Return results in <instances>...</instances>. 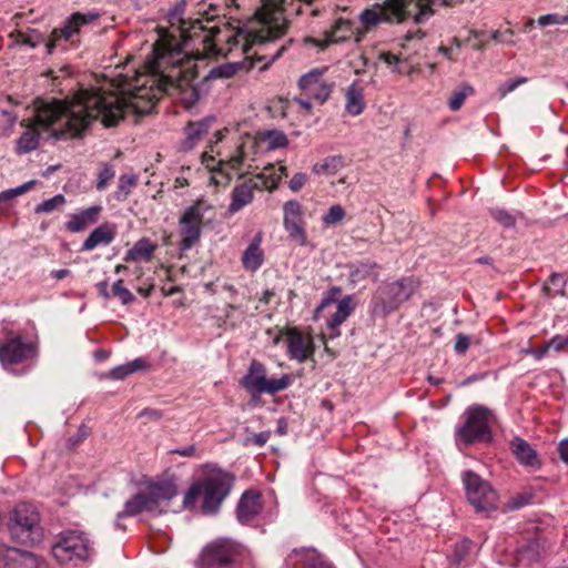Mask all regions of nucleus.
Returning a JSON list of instances; mask_svg holds the SVG:
<instances>
[{
    "mask_svg": "<svg viewBox=\"0 0 568 568\" xmlns=\"http://www.w3.org/2000/svg\"><path fill=\"white\" fill-rule=\"evenodd\" d=\"M145 72L138 74L130 88L118 94L99 88H81L64 99H37L36 114L17 142V153L26 154L39 145V128L54 140L82 138L98 118L104 126L116 125L131 109L148 114L163 93L182 90L197 78L193 58L186 57L175 40L161 37L145 61ZM26 120L21 122L24 125Z\"/></svg>",
    "mask_w": 568,
    "mask_h": 568,
    "instance_id": "1",
    "label": "nucleus"
},
{
    "mask_svg": "<svg viewBox=\"0 0 568 568\" xmlns=\"http://www.w3.org/2000/svg\"><path fill=\"white\" fill-rule=\"evenodd\" d=\"M217 7L200 4L196 18L180 19V37L184 48L192 47L197 58L227 57L234 51L247 54L254 45H262L282 37L287 28L283 11L265 0L255 17L257 29L243 30L229 21L221 26Z\"/></svg>",
    "mask_w": 568,
    "mask_h": 568,
    "instance_id": "2",
    "label": "nucleus"
},
{
    "mask_svg": "<svg viewBox=\"0 0 568 568\" xmlns=\"http://www.w3.org/2000/svg\"><path fill=\"white\" fill-rule=\"evenodd\" d=\"M464 0H442L445 7H455ZM437 0H377L372 9H365L361 16V22L366 30H371L378 23L402 24L412 20L415 24H423L434 13Z\"/></svg>",
    "mask_w": 568,
    "mask_h": 568,
    "instance_id": "3",
    "label": "nucleus"
},
{
    "mask_svg": "<svg viewBox=\"0 0 568 568\" xmlns=\"http://www.w3.org/2000/svg\"><path fill=\"white\" fill-rule=\"evenodd\" d=\"M40 516L37 508L29 503L17 505L10 513V532L22 544H37L41 540Z\"/></svg>",
    "mask_w": 568,
    "mask_h": 568,
    "instance_id": "4",
    "label": "nucleus"
},
{
    "mask_svg": "<svg viewBox=\"0 0 568 568\" xmlns=\"http://www.w3.org/2000/svg\"><path fill=\"white\" fill-rule=\"evenodd\" d=\"M493 419L494 415L488 408L480 405L469 407L465 423L457 429L456 436L466 445L488 443L491 440Z\"/></svg>",
    "mask_w": 568,
    "mask_h": 568,
    "instance_id": "5",
    "label": "nucleus"
},
{
    "mask_svg": "<svg viewBox=\"0 0 568 568\" xmlns=\"http://www.w3.org/2000/svg\"><path fill=\"white\" fill-rule=\"evenodd\" d=\"M234 477L222 470L212 471L201 480L203 496L202 513L215 514L230 494Z\"/></svg>",
    "mask_w": 568,
    "mask_h": 568,
    "instance_id": "6",
    "label": "nucleus"
},
{
    "mask_svg": "<svg viewBox=\"0 0 568 568\" xmlns=\"http://www.w3.org/2000/svg\"><path fill=\"white\" fill-rule=\"evenodd\" d=\"M243 548L230 539L209 544L202 555L201 568H240Z\"/></svg>",
    "mask_w": 568,
    "mask_h": 568,
    "instance_id": "7",
    "label": "nucleus"
},
{
    "mask_svg": "<svg viewBox=\"0 0 568 568\" xmlns=\"http://www.w3.org/2000/svg\"><path fill=\"white\" fill-rule=\"evenodd\" d=\"M291 382L292 378L287 374L277 379H268L265 365L257 359H252L241 385L251 394H275L286 389Z\"/></svg>",
    "mask_w": 568,
    "mask_h": 568,
    "instance_id": "8",
    "label": "nucleus"
},
{
    "mask_svg": "<svg viewBox=\"0 0 568 568\" xmlns=\"http://www.w3.org/2000/svg\"><path fill=\"white\" fill-rule=\"evenodd\" d=\"M211 209V205L206 202L199 200L180 216L179 233L181 241L179 247L182 252L189 251L199 243L202 235L204 213Z\"/></svg>",
    "mask_w": 568,
    "mask_h": 568,
    "instance_id": "9",
    "label": "nucleus"
},
{
    "mask_svg": "<svg viewBox=\"0 0 568 568\" xmlns=\"http://www.w3.org/2000/svg\"><path fill=\"white\" fill-rule=\"evenodd\" d=\"M463 481L468 501L477 511L496 509L498 495L491 485L471 470L464 473Z\"/></svg>",
    "mask_w": 568,
    "mask_h": 568,
    "instance_id": "10",
    "label": "nucleus"
},
{
    "mask_svg": "<svg viewBox=\"0 0 568 568\" xmlns=\"http://www.w3.org/2000/svg\"><path fill=\"white\" fill-rule=\"evenodd\" d=\"M278 179L266 175V172L258 173L237 184L232 191V201L229 212L234 214L248 205L254 197L255 191L274 190L277 187Z\"/></svg>",
    "mask_w": 568,
    "mask_h": 568,
    "instance_id": "11",
    "label": "nucleus"
},
{
    "mask_svg": "<svg viewBox=\"0 0 568 568\" xmlns=\"http://www.w3.org/2000/svg\"><path fill=\"white\" fill-rule=\"evenodd\" d=\"M90 542L83 532L68 530L60 535L57 544L52 547V554L60 564L72 559L84 560L90 556Z\"/></svg>",
    "mask_w": 568,
    "mask_h": 568,
    "instance_id": "12",
    "label": "nucleus"
},
{
    "mask_svg": "<svg viewBox=\"0 0 568 568\" xmlns=\"http://www.w3.org/2000/svg\"><path fill=\"white\" fill-rule=\"evenodd\" d=\"M99 18L100 13L98 12L72 13L62 27L52 30L45 43L48 53L51 54L62 42H73V38L80 33L83 26L90 24Z\"/></svg>",
    "mask_w": 568,
    "mask_h": 568,
    "instance_id": "13",
    "label": "nucleus"
},
{
    "mask_svg": "<svg viewBox=\"0 0 568 568\" xmlns=\"http://www.w3.org/2000/svg\"><path fill=\"white\" fill-rule=\"evenodd\" d=\"M415 290V281L412 277H405L382 286L377 292V297L381 300L384 311L392 312L407 301Z\"/></svg>",
    "mask_w": 568,
    "mask_h": 568,
    "instance_id": "14",
    "label": "nucleus"
},
{
    "mask_svg": "<svg viewBox=\"0 0 568 568\" xmlns=\"http://www.w3.org/2000/svg\"><path fill=\"white\" fill-rule=\"evenodd\" d=\"M283 225L288 233V239L301 246L308 244L305 231V221L303 219V206L298 201H287L283 205Z\"/></svg>",
    "mask_w": 568,
    "mask_h": 568,
    "instance_id": "15",
    "label": "nucleus"
},
{
    "mask_svg": "<svg viewBox=\"0 0 568 568\" xmlns=\"http://www.w3.org/2000/svg\"><path fill=\"white\" fill-rule=\"evenodd\" d=\"M326 69H314L302 75L298 80V88L310 99L324 103L331 95L333 83L323 79Z\"/></svg>",
    "mask_w": 568,
    "mask_h": 568,
    "instance_id": "16",
    "label": "nucleus"
},
{
    "mask_svg": "<svg viewBox=\"0 0 568 568\" xmlns=\"http://www.w3.org/2000/svg\"><path fill=\"white\" fill-rule=\"evenodd\" d=\"M33 354V345L23 343L19 336L0 344V361L3 365L19 364Z\"/></svg>",
    "mask_w": 568,
    "mask_h": 568,
    "instance_id": "17",
    "label": "nucleus"
},
{
    "mask_svg": "<svg viewBox=\"0 0 568 568\" xmlns=\"http://www.w3.org/2000/svg\"><path fill=\"white\" fill-rule=\"evenodd\" d=\"M286 336L292 358L303 363L313 356L315 348L311 336L302 334L296 327L287 328Z\"/></svg>",
    "mask_w": 568,
    "mask_h": 568,
    "instance_id": "18",
    "label": "nucleus"
},
{
    "mask_svg": "<svg viewBox=\"0 0 568 568\" xmlns=\"http://www.w3.org/2000/svg\"><path fill=\"white\" fill-rule=\"evenodd\" d=\"M0 565L4 568H38V558L29 551L0 546Z\"/></svg>",
    "mask_w": 568,
    "mask_h": 568,
    "instance_id": "19",
    "label": "nucleus"
},
{
    "mask_svg": "<svg viewBox=\"0 0 568 568\" xmlns=\"http://www.w3.org/2000/svg\"><path fill=\"white\" fill-rule=\"evenodd\" d=\"M144 490L150 499L154 514L162 513L160 505L164 501H170L178 495V486L173 480L149 483Z\"/></svg>",
    "mask_w": 568,
    "mask_h": 568,
    "instance_id": "20",
    "label": "nucleus"
},
{
    "mask_svg": "<svg viewBox=\"0 0 568 568\" xmlns=\"http://www.w3.org/2000/svg\"><path fill=\"white\" fill-rule=\"evenodd\" d=\"M285 568H332L313 549H294L285 559Z\"/></svg>",
    "mask_w": 568,
    "mask_h": 568,
    "instance_id": "21",
    "label": "nucleus"
},
{
    "mask_svg": "<svg viewBox=\"0 0 568 568\" xmlns=\"http://www.w3.org/2000/svg\"><path fill=\"white\" fill-rule=\"evenodd\" d=\"M353 34L352 23L348 20L338 19L335 21L333 27L325 32V38L323 41L306 38V42H312L313 44L321 47V49L326 48L332 43H338L346 41Z\"/></svg>",
    "mask_w": 568,
    "mask_h": 568,
    "instance_id": "22",
    "label": "nucleus"
},
{
    "mask_svg": "<svg viewBox=\"0 0 568 568\" xmlns=\"http://www.w3.org/2000/svg\"><path fill=\"white\" fill-rule=\"evenodd\" d=\"M510 449L516 459L526 467L539 468L541 463L532 446L520 437H515L509 443Z\"/></svg>",
    "mask_w": 568,
    "mask_h": 568,
    "instance_id": "23",
    "label": "nucleus"
},
{
    "mask_svg": "<svg viewBox=\"0 0 568 568\" xmlns=\"http://www.w3.org/2000/svg\"><path fill=\"white\" fill-rule=\"evenodd\" d=\"M262 509V496L257 491L246 490L237 505V518L242 523L250 521Z\"/></svg>",
    "mask_w": 568,
    "mask_h": 568,
    "instance_id": "24",
    "label": "nucleus"
},
{
    "mask_svg": "<svg viewBox=\"0 0 568 568\" xmlns=\"http://www.w3.org/2000/svg\"><path fill=\"white\" fill-rule=\"evenodd\" d=\"M214 118H206L197 122H190L185 126V140L183 142V149L186 151L192 150L204 135L209 133Z\"/></svg>",
    "mask_w": 568,
    "mask_h": 568,
    "instance_id": "25",
    "label": "nucleus"
},
{
    "mask_svg": "<svg viewBox=\"0 0 568 568\" xmlns=\"http://www.w3.org/2000/svg\"><path fill=\"white\" fill-rule=\"evenodd\" d=\"M102 212L101 205H93L81 212L73 214L67 222V229L71 232H81L87 226L98 222Z\"/></svg>",
    "mask_w": 568,
    "mask_h": 568,
    "instance_id": "26",
    "label": "nucleus"
},
{
    "mask_svg": "<svg viewBox=\"0 0 568 568\" xmlns=\"http://www.w3.org/2000/svg\"><path fill=\"white\" fill-rule=\"evenodd\" d=\"M115 237V227L109 223H104L94 229L82 244L83 251H92L99 245H108Z\"/></svg>",
    "mask_w": 568,
    "mask_h": 568,
    "instance_id": "27",
    "label": "nucleus"
},
{
    "mask_svg": "<svg viewBox=\"0 0 568 568\" xmlns=\"http://www.w3.org/2000/svg\"><path fill=\"white\" fill-rule=\"evenodd\" d=\"M142 511L153 513V508L150 504V499L145 490H140L131 499L124 504V510L119 513L116 516V526L120 527L119 520L124 516H135Z\"/></svg>",
    "mask_w": 568,
    "mask_h": 568,
    "instance_id": "28",
    "label": "nucleus"
},
{
    "mask_svg": "<svg viewBox=\"0 0 568 568\" xmlns=\"http://www.w3.org/2000/svg\"><path fill=\"white\" fill-rule=\"evenodd\" d=\"M261 241V235L257 234L242 255V264L247 271L254 272L258 270L263 264L264 254L260 247Z\"/></svg>",
    "mask_w": 568,
    "mask_h": 568,
    "instance_id": "29",
    "label": "nucleus"
},
{
    "mask_svg": "<svg viewBox=\"0 0 568 568\" xmlns=\"http://www.w3.org/2000/svg\"><path fill=\"white\" fill-rule=\"evenodd\" d=\"M346 111L352 115H359L365 108L364 89L357 83H352L346 90Z\"/></svg>",
    "mask_w": 568,
    "mask_h": 568,
    "instance_id": "30",
    "label": "nucleus"
},
{
    "mask_svg": "<svg viewBox=\"0 0 568 568\" xmlns=\"http://www.w3.org/2000/svg\"><path fill=\"white\" fill-rule=\"evenodd\" d=\"M155 250L156 245L154 243L148 239H141L126 252L124 261L133 262L141 258L150 261Z\"/></svg>",
    "mask_w": 568,
    "mask_h": 568,
    "instance_id": "31",
    "label": "nucleus"
},
{
    "mask_svg": "<svg viewBox=\"0 0 568 568\" xmlns=\"http://www.w3.org/2000/svg\"><path fill=\"white\" fill-rule=\"evenodd\" d=\"M149 364L143 358H135L132 362H129L124 365H120L110 371L109 376L113 379H123L126 376L148 368Z\"/></svg>",
    "mask_w": 568,
    "mask_h": 568,
    "instance_id": "32",
    "label": "nucleus"
},
{
    "mask_svg": "<svg viewBox=\"0 0 568 568\" xmlns=\"http://www.w3.org/2000/svg\"><path fill=\"white\" fill-rule=\"evenodd\" d=\"M353 306L349 296L341 300L336 305V312L331 316L327 322V326L331 329L337 328L345 320L352 314Z\"/></svg>",
    "mask_w": 568,
    "mask_h": 568,
    "instance_id": "33",
    "label": "nucleus"
},
{
    "mask_svg": "<svg viewBox=\"0 0 568 568\" xmlns=\"http://www.w3.org/2000/svg\"><path fill=\"white\" fill-rule=\"evenodd\" d=\"M10 38L13 39L14 43L28 45L31 49L37 48L44 41L43 34L36 29H30L29 32H23L20 30L12 31L10 33Z\"/></svg>",
    "mask_w": 568,
    "mask_h": 568,
    "instance_id": "34",
    "label": "nucleus"
},
{
    "mask_svg": "<svg viewBox=\"0 0 568 568\" xmlns=\"http://www.w3.org/2000/svg\"><path fill=\"white\" fill-rule=\"evenodd\" d=\"M344 165L343 159L339 156H332L325 159L321 163H316L313 166V172L315 174H327L334 175L336 174Z\"/></svg>",
    "mask_w": 568,
    "mask_h": 568,
    "instance_id": "35",
    "label": "nucleus"
},
{
    "mask_svg": "<svg viewBox=\"0 0 568 568\" xmlns=\"http://www.w3.org/2000/svg\"><path fill=\"white\" fill-rule=\"evenodd\" d=\"M138 179L135 175L123 174L119 178L118 190L115 191V199L124 201L131 193L132 187L136 185Z\"/></svg>",
    "mask_w": 568,
    "mask_h": 568,
    "instance_id": "36",
    "label": "nucleus"
},
{
    "mask_svg": "<svg viewBox=\"0 0 568 568\" xmlns=\"http://www.w3.org/2000/svg\"><path fill=\"white\" fill-rule=\"evenodd\" d=\"M376 267V263H361L358 265H352L349 271V280L353 283L362 282L371 276Z\"/></svg>",
    "mask_w": 568,
    "mask_h": 568,
    "instance_id": "37",
    "label": "nucleus"
},
{
    "mask_svg": "<svg viewBox=\"0 0 568 568\" xmlns=\"http://www.w3.org/2000/svg\"><path fill=\"white\" fill-rule=\"evenodd\" d=\"M474 93V89L470 85H465L458 91H454L448 101V106L452 111H458L464 104L467 97Z\"/></svg>",
    "mask_w": 568,
    "mask_h": 568,
    "instance_id": "38",
    "label": "nucleus"
},
{
    "mask_svg": "<svg viewBox=\"0 0 568 568\" xmlns=\"http://www.w3.org/2000/svg\"><path fill=\"white\" fill-rule=\"evenodd\" d=\"M65 203V197L62 194H58L49 200L38 204L34 209L36 213H50L61 209Z\"/></svg>",
    "mask_w": 568,
    "mask_h": 568,
    "instance_id": "39",
    "label": "nucleus"
},
{
    "mask_svg": "<svg viewBox=\"0 0 568 568\" xmlns=\"http://www.w3.org/2000/svg\"><path fill=\"white\" fill-rule=\"evenodd\" d=\"M264 141L267 143L268 149H278L287 145V136L277 130L267 131L264 135Z\"/></svg>",
    "mask_w": 568,
    "mask_h": 568,
    "instance_id": "40",
    "label": "nucleus"
},
{
    "mask_svg": "<svg viewBox=\"0 0 568 568\" xmlns=\"http://www.w3.org/2000/svg\"><path fill=\"white\" fill-rule=\"evenodd\" d=\"M237 71L235 64L225 63L219 67H215L210 70L209 74L205 77L206 79H229L232 78Z\"/></svg>",
    "mask_w": 568,
    "mask_h": 568,
    "instance_id": "41",
    "label": "nucleus"
},
{
    "mask_svg": "<svg viewBox=\"0 0 568 568\" xmlns=\"http://www.w3.org/2000/svg\"><path fill=\"white\" fill-rule=\"evenodd\" d=\"M346 213L343 206L339 204L332 205L328 212L322 217L325 225L331 226L342 222Z\"/></svg>",
    "mask_w": 568,
    "mask_h": 568,
    "instance_id": "42",
    "label": "nucleus"
},
{
    "mask_svg": "<svg viewBox=\"0 0 568 568\" xmlns=\"http://www.w3.org/2000/svg\"><path fill=\"white\" fill-rule=\"evenodd\" d=\"M34 184H36V181H28L18 187L2 191L0 193V202L10 201V200H13V199L27 193L34 186Z\"/></svg>",
    "mask_w": 568,
    "mask_h": 568,
    "instance_id": "43",
    "label": "nucleus"
},
{
    "mask_svg": "<svg viewBox=\"0 0 568 568\" xmlns=\"http://www.w3.org/2000/svg\"><path fill=\"white\" fill-rule=\"evenodd\" d=\"M490 215L491 217L497 222L499 223L500 225H503L504 227L508 229V227H514L515 224H516V219L515 216H513L509 212H507L506 210L504 209H499V207H495V209H490Z\"/></svg>",
    "mask_w": 568,
    "mask_h": 568,
    "instance_id": "44",
    "label": "nucleus"
},
{
    "mask_svg": "<svg viewBox=\"0 0 568 568\" xmlns=\"http://www.w3.org/2000/svg\"><path fill=\"white\" fill-rule=\"evenodd\" d=\"M471 548V541L468 539H464L463 541L456 544L453 555L450 556V560L455 565H459L469 554Z\"/></svg>",
    "mask_w": 568,
    "mask_h": 568,
    "instance_id": "45",
    "label": "nucleus"
},
{
    "mask_svg": "<svg viewBox=\"0 0 568 568\" xmlns=\"http://www.w3.org/2000/svg\"><path fill=\"white\" fill-rule=\"evenodd\" d=\"M112 295L120 298L123 305H128L134 301V295L123 286V281H116L112 286Z\"/></svg>",
    "mask_w": 568,
    "mask_h": 568,
    "instance_id": "46",
    "label": "nucleus"
},
{
    "mask_svg": "<svg viewBox=\"0 0 568 568\" xmlns=\"http://www.w3.org/2000/svg\"><path fill=\"white\" fill-rule=\"evenodd\" d=\"M243 146H244L243 144L239 145L235 154L232 155L227 161H219V166H220L219 170L222 171L224 166H229L232 170L240 169V166L244 160V156H245Z\"/></svg>",
    "mask_w": 568,
    "mask_h": 568,
    "instance_id": "47",
    "label": "nucleus"
},
{
    "mask_svg": "<svg viewBox=\"0 0 568 568\" xmlns=\"http://www.w3.org/2000/svg\"><path fill=\"white\" fill-rule=\"evenodd\" d=\"M202 496L201 480L193 484L190 489L185 493L183 498V508L194 507L197 498Z\"/></svg>",
    "mask_w": 568,
    "mask_h": 568,
    "instance_id": "48",
    "label": "nucleus"
},
{
    "mask_svg": "<svg viewBox=\"0 0 568 568\" xmlns=\"http://www.w3.org/2000/svg\"><path fill=\"white\" fill-rule=\"evenodd\" d=\"M527 82H528V79L526 77H519V78L513 79L510 81H507L498 87V90H497L498 94L503 99L508 93L516 90L519 85L525 84Z\"/></svg>",
    "mask_w": 568,
    "mask_h": 568,
    "instance_id": "49",
    "label": "nucleus"
},
{
    "mask_svg": "<svg viewBox=\"0 0 568 568\" xmlns=\"http://www.w3.org/2000/svg\"><path fill=\"white\" fill-rule=\"evenodd\" d=\"M538 24L541 27L550 24H568V16H561L557 13H548L538 18Z\"/></svg>",
    "mask_w": 568,
    "mask_h": 568,
    "instance_id": "50",
    "label": "nucleus"
},
{
    "mask_svg": "<svg viewBox=\"0 0 568 568\" xmlns=\"http://www.w3.org/2000/svg\"><path fill=\"white\" fill-rule=\"evenodd\" d=\"M114 178V170L112 166L105 164L99 172L97 189L102 191L106 187L108 183Z\"/></svg>",
    "mask_w": 568,
    "mask_h": 568,
    "instance_id": "51",
    "label": "nucleus"
},
{
    "mask_svg": "<svg viewBox=\"0 0 568 568\" xmlns=\"http://www.w3.org/2000/svg\"><path fill=\"white\" fill-rule=\"evenodd\" d=\"M547 347L555 349L556 352L568 351V334L566 336L556 335L548 343Z\"/></svg>",
    "mask_w": 568,
    "mask_h": 568,
    "instance_id": "52",
    "label": "nucleus"
},
{
    "mask_svg": "<svg viewBox=\"0 0 568 568\" xmlns=\"http://www.w3.org/2000/svg\"><path fill=\"white\" fill-rule=\"evenodd\" d=\"M470 345L469 336L459 333L456 335L454 349L457 354H465Z\"/></svg>",
    "mask_w": 568,
    "mask_h": 568,
    "instance_id": "53",
    "label": "nucleus"
},
{
    "mask_svg": "<svg viewBox=\"0 0 568 568\" xmlns=\"http://www.w3.org/2000/svg\"><path fill=\"white\" fill-rule=\"evenodd\" d=\"M307 180V176L306 174L304 173H296L290 181L288 185H290V189L294 192H297L300 191L304 185H305V182Z\"/></svg>",
    "mask_w": 568,
    "mask_h": 568,
    "instance_id": "54",
    "label": "nucleus"
},
{
    "mask_svg": "<svg viewBox=\"0 0 568 568\" xmlns=\"http://www.w3.org/2000/svg\"><path fill=\"white\" fill-rule=\"evenodd\" d=\"M549 282H550L552 285H555V286L559 287V291H558V294H559V295H561V296H564V295H565V285H566V280H565V277H564V275H562V274L554 272V273L550 275V277H549Z\"/></svg>",
    "mask_w": 568,
    "mask_h": 568,
    "instance_id": "55",
    "label": "nucleus"
},
{
    "mask_svg": "<svg viewBox=\"0 0 568 568\" xmlns=\"http://www.w3.org/2000/svg\"><path fill=\"white\" fill-rule=\"evenodd\" d=\"M425 37V32L420 29H417L414 32H407L403 38V47H407V43L413 40H422Z\"/></svg>",
    "mask_w": 568,
    "mask_h": 568,
    "instance_id": "56",
    "label": "nucleus"
},
{
    "mask_svg": "<svg viewBox=\"0 0 568 568\" xmlns=\"http://www.w3.org/2000/svg\"><path fill=\"white\" fill-rule=\"evenodd\" d=\"M139 417H141V418L145 417L148 419L159 420L162 417V414L160 410L146 408L139 414Z\"/></svg>",
    "mask_w": 568,
    "mask_h": 568,
    "instance_id": "57",
    "label": "nucleus"
},
{
    "mask_svg": "<svg viewBox=\"0 0 568 568\" xmlns=\"http://www.w3.org/2000/svg\"><path fill=\"white\" fill-rule=\"evenodd\" d=\"M195 452H196V447L194 445H190V446L184 447V448L174 449L171 453L172 454H178V455L183 456V457H191V456H194Z\"/></svg>",
    "mask_w": 568,
    "mask_h": 568,
    "instance_id": "58",
    "label": "nucleus"
},
{
    "mask_svg": "<svg viewBox=\"0 0 568 568\" xmlns=\"http://www.w3.org/2000/svg\"><path fill=\"white\" fill-rule=\"evenodd\" d=\"M558 452L561 460L568 464V439H564L559 443Z\"/></svg>",
    "mask_w": 568,
    "mask_h": 568,
    "instance_id": "59",
    "label": "nucleus"
},
{
    "mask_svg": "<svg viewBox=\"0 0 568 568\" xmlns=\"http://www.w3.org/2000/svg\"><path fill=\"white\" fill-rule=\"evenodd\" d=\"M379 58L388 65L396 64L399 62V57H397L390 52H383L379 54Z\"/></svg>",
    "mask_w": 568,
    "mask_h": 568,
    "instance_id": "60",
    "label": "nucleus"
},
{
    "mask_svg": "<svg viewBox=\"0 0 568 568\" xmlns=\"http://www.w3.org/2000/svg\"><path fill=\"white\" fill-rule=\"evenodd\" d=\"M97 287H98V291H99V294L104 298V300H109L111 297V294L110 292L108 291V282L105 281H102L100 283L97 284Z\"/></svg>",
    "mask_w": 568,
    "mask_h": 568,
    "instance_id": "61",
    "label": "nucleus"
},
{
    "mask_svg": "<svg viewBox=\"0 0 568 568\" xmlns=\"http://www.w3.org/2000/svg\"><path fill=\"white\" fill-rule=\"evenodd\" d=\"M529 499H530V497H524V496L514 497L511 500L513 507L520 508L524 505L528 504Z\"/></svg>",
    "mask_w": 568,
    "mask_h": 568,
    "instance_id": "62",
    "label": "nucleus"
},
{
    "mask_svg": "<svg viewBox=\"0 0 568 568\" xmlns=\"http://www.w3.org/2000/svg\"><path fill=\"white\" fill-rule=\"evenodd\" d=\"M274 296H275L274 290H265L262 293V296L260 297V302L263 304H268Z\"/></svg>",
    "mask_w": 568,
    "mask_h": 568,
    "instance_id": "63",
    "label": "nucleus"
},
{
    "mask_svg": "<svg viewBox=\"0 0 568 568\" xmlns=\"http://www.w3.org/2000/svg\"><path fill=\"white\" fill-rule=\"evenodd\" d=\"M51 275L55 280H63V278H65L67 276L70 275V271L68 268H61V270L53 271L51 273Z\"/></svg>",
    "mask_w": 568,
    "mask_h": 568,
    "instance_id": "64",
    "label": "nucleus"
}]
</instances>
